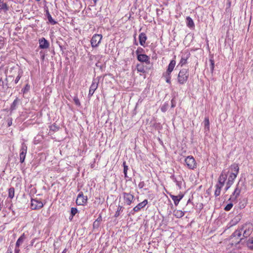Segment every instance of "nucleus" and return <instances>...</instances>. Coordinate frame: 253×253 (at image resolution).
<instances>
[{"instance_id":"obj_24","label":"nucleus","mask_w":253,"mask_h":253,"mask_svg":"<svg viewBox=\"0 0 253 253\" xmlns=\"http://www.w3.org/2000/svg\"><path fill=\"white\" fill-rule=\"evenodd\" d=\"M246 245L250 250H253V237L248 240L246 242Z\"/></svg>"},{"instance_id":"obj_48","label":"nucleus","mask_w":253,"mask_h":253,"mask_svg":"<svg viewBox=\"0 0 253 253\" xmlns=\"http://www.w3.org/2000/svg\"><path fill=\"white\" fill-rule=\"evenodd\" d=\"M46 16H51V15H50L49 12V11H48V10H46Z\"/></svg>"},{"instance_id":"obj_52","label":"nucleus","mask_w":253,"mask_h":253,"mask_svg":"<svg viewBox=\"0 0 253 253\" xmlns=\"http://www.w3.org/2000/svg\"><path fill=\"white\" fill-rule=\"evenodd\" d=\"M242 240V238H240L239 241H237V244L239 243ZM236 244V243H235Z\"/></svg>"},{"instance_id":"obj_42","label":"nucleus","mask_w":253,"mask_h":253,"mask_svg":"<svg viewBox=\"0 0 253 253\" xmlns=\"http://www.w3.org/2000/svg\"><path fill=\"white\" fill-rule=\"evenodd\" d=\"M231 185H232V184L229 183H229L226 182L225 191H227L230 188V187H231Z\"/></svg>"},{"instance_id":"obj_3","label":"nucleus","mask_w":253,"mask_h":253,"mask_svg":"<svg viewBox=\"0 0 253 253\" xmlns=\"http://www.w3.org/2000/svg\"><path fill=\"white\" fill-rule=\"evenodd\" d=\"M189 73L188 69L183 68L179 72L177 76V82L179 84H185L189 78Z\"/></svg>"},{"instance_id":"obj_4","label":"nucleus","mask_w":253,"mask_h":253,"mask_svg":"<svg viewBox=\"0 0 253 253\" xmlns=\"http://www.w3.org/2000/svg\"><path fill=\"white\" fill-rule=\"evenodd\" d=\"M184 165L189 169L194 170L197 167V164L192 156H188L185 158Z\"/></svg>"},{"instance_id":"obj_29","label":"nucleus","mask_w":253,"mask_h":253,"mask_svg":"<svg viewBox=\"0 0 253 253\" xmlns=\"http://www.w3.org/2000/svg\"><path fill=\"white\" fill-rule=\"evenodd\" d=\"M49 130L52 131H56L59 130V126H57L55 124H53L49 126Z\"/></svg>"},{"instance_id":"obj_51","label":"nucleus","mask_w":253,"mask_h":253,"mask_svg":"<svg viewBox=\"0 0 253 253\" xmlns=\"http://www.w3.org/2000/svg\"><path fill=\"white\" fill-rule=\"evenodd\" d=\"M171 103H172L171 107H174L175 106V105L174 104H173L172 100H171Z\"/></svg>"},{"instance_id":"obj_19","label":"nucleus","mask_w":253,"mask_h":253,"mask_svg":"<svg viewBox=\"0 0 253 253\" xmlns=\"http://www.w3.org/2000/svg\"><path fill=\"white\" fill-rule=\"evenodd\" d=\"M189 53H187L186 54L182 55L179 65H180L181 66H182L183 65H185L187 63V60L188 58L189 57Z\"/></svg>"},{"instance_id":"obj_11","label":"nucleus","mask_w":253,"mask_h":253,"mask_svg":"<svg viewBox=\"0 0 253 253\" xmlns=\"http://www.w3.org/2000/svg\"><path fill=\"white\" fill-rule=\"evenodd\" d=\"M98 85V80L96 79H93L91 84L89 87L88 97H91L93 95L94 91L96 90Z\"/></svg>"},{"instance_id":"obj_33","label":"nucleus","mask_w":253,"mask_h":253,"mask_svg":"<svg viewBox=\"0 0 253 253\" xmlns=\"http://www.w3.org/2000/svg\"><path fill=\"white\" fill-rule=\"evenodd\" d=\"M233 202H231L230 203H229L228 204H227L225 207L224 208V210L225 211H229L233 207Z\"/></svg>"},{"instance_id":"obj_34","label":"nucleus","mask_w":253,"mask_h":253,"mask_svg":"<svg viewBox=\"0 0 253 253\" xmlns=\"http://www.w3.org/2000/svg\"><path fill=\"white\" fill-rule=\"evenodd\" d=\"M78 212V210L76 208H72L71 210V219Z\"/></svg>"},{"instance_id":"obj_9","label":"nucleus","mask_w":253,"mask_h":253,"mask_svg":"<svg viewBox=\"0 0 253 253\" xmlns=\"http://www.w3.org/2000/svg\"><path fill=\"white\" fill-rule=\"evenodd\" d=\"M27 152V146L24 143H23L21 145V148L20 149V154H19L20 162L21 163H23L25 161Z\"/></svg>"},{"instance_id":"obj_55","label":"nucleus","mask_w":253,"mask_h":253,"mask_svg":"<svg viewBox=\"0 0 253 253\" xmlns=\"http://www.w3.org/2000/svg\"><path fill=\"white\" fill-rule=\"evenodd\" d=\"M96 221H95L94 222V223H93V225H94L95 224Z\"/></svg>"},{"instance_id":"obj_31","label":"nucleus","mask_w":253,"mask_h":253,"mask_svg":"<svg viewBox=\"0 0 253 253\" xmlns=\"http://www.w3.org/2000/svg\"><path fill=\"white\" fill-rule=\"evenodd\" d=\"M175 215L178 217L180 218L184 215V212L182 211H175Z\"/></svg>"},{"instance_id":"obj_54","label":"nucleus","mask_w":253,"mask_h":253,"mask_svg":"<svg viewBox=\"0 0 253 253\" xmlns=\"http://www.w3.org/2000/svg\"><path fill=\"white\" fill-rule=\"evenodd\" d=\"M19 2H21L22 1H23V0H18Z\"/></svg>"},{"instance_id":"obj_44","label":"nucleus","mask_w":253,"mask_h":253,"mask_svg":"<svg viewBox=\"0 0 253 253\" xmlns=\"http://www.w3.org/2000/svg\"><path fill=\"white\" fill-rule=\"evenodd\" d=\"M144 182H140L138 184V187L139 188H142L144 186Z\"/></svg>"},{"instance_id":"obj_50","label":"nucleus","mask_w":253,"mask_h":253,"mask_svg":"<svg viewBox=\"0 0 253 253\" xmlns=\"http://www.w3.org/2000/svg\"><path fill=\"white\" fill-rule=\"evenodd\" d=\"M67 249H65L61 253H66Z\"/></svg>"},{"instance_id":"obj_2","label":"nucleus","mask_w":253,"mask_h":253,"mask_svg":"<svg viewBox=\"0 0 253 253\" xmlns=\"http://www.w3.org/2000/svg\"><path fill=\"white\" fill-rule=\"evenodd\" d=\"M231 172L229 173L227 181L226 182L233 184L235 179L237 177L239 171V168L237 164H233L230 166Z\"/></svg>"},{"instance_id":"obj_8","label":"nucleus","mask_w":253,"mask_h":253,"mask_svg":"<svg viewBox=\"0 0 253 253\" xmlns=\"http://www.w3.org/2000/svg\"><path fill=\"white\" fill-rule=\"evenodd\" d=\"M228 173H229V171H226L224 170H223L219 175V177L218 180V183L216 184L220 185V186L223 187V186L225 184V181L227 180Z\"/></svg>"},{"instance_id":"obj_53","label":"nucleus","mask_w":253,"mask_h":253,"mask_svg":"<svg viewBox=\"0 0 253 253\" xmlns=\"http://www.w3.org/2000/svg\"><path fill=\"white\" fill-rule=\"evenodd\" d=\"M97 0H93V1H94V3H95L96 2V1H97Z\"/></svg>"},{"instance_id":"obj_21","label":"nucleus","mask_w":253,"mask_h":253,"mask_svg":"<svg viewBox=\"0 0 253 253\" xmlns=\"http://www.w3.org/2000/svg\"><path fill=\"white\" fill-rule=\"evenodd\" d=\"M26 238V236L25 233H24L20 236V237L17 240L15 244L16 246L20 247V246L23 244Z\"/></svg>"},{"instance_id":"obj_56","label":"nucleus","mask_w":253,"mask_h":253,"mask_svg":"<svg viewBox=\"0 0 253 253\" xmlns=\"http://www.w3.org/2000/svg\"><path fill=\"white\" fill-rule=\"evenodd\" d=\"M9 77L11 78V77H12V76H9Z\"/></svg>"},{"instance_id":"obj_1","label":"nucleus","mask_w":253,"mask_h":253,"mask_svg":"<svg viewBox=\"0 0 253 253\" xmlns=\"http://www.w3.org/2000/svg\"><path fill=\"white\" fill-rule=\"evenodd\" d=\"M253 230V225L250 223H246L242 226V227L236 230L231 235V238L237 237L239 238L241 237L242 232H243V236L245 238L249 236L252 233Z\"/></svg>"},{"instance_id":"obj_38","label":"nucleus","mask_w":253,"mask_h":253,"mask_svg":"<svg viewBox=\"0 0 253 253\" xmlns=\"http://www.w3.org/2000/svg\"><path fill=\"white\" fill-rule=\"evenodd\" d=\"M48 17V22L50 24H51L52 25H55V24H56L57 22L53 19H52V17Z\"/></svg>"},{"instance_id":"obj_35","label":"nucleus","mask_w":253,"mask_h":253,"mask_svg":"<svg viewBox=\"0 0 253 253\" xmlns=\"http://www.w3.org/2000/svg\"><path fill=\"white\" fill-rule=\"evenodd\" d=\"M123 207L121 206H119L118 207L117 211H116L115 216L116 217H118L120 214V212L123 211Z\"/></svg>"},{"instance_id":"obj_49","label":"nucleus","mask_w":253,"mask_h":253,"mask_svg":"<svg viewBox=\"0 0 253 253\" xmlns=\"http://www.w3.org/2000/svg\"><path fill=\"white\" fill-rule=\"evenodd\" d=\"M2 78L0 77V86L3 84Z\"/></svg>"},{"instance_id":"obj_32","label":"nucleus","mask_w":253,"mask_h":253,"mask_svg":"<svg viewBox=\"0 0 253 253\" xmlns=\"http://www.w3.org/2000/svg\"><path fill=\"white\" fill-rule=\"evenodd\" d=\"M123 167H124V175H125V177L126 178H127V170H128V167H127V166L126 165V162H124V163H123Z\"/></svg>"},{"instance_id":"obj_27","label":"nucleus","mask_w":253,"mask_h":253,"mask_svg":"<svg viewBox=\"0 0 253 253\" xmlns=\"http://www.w3.org/2000/svg\"><path fill=\"white\" fill-rule=\"evenodd\" d=\"M22 74H23L22 70L21 69H19L18 71V75L17 76V77H16V78L14 80V84H17L18 83V82L19 81V80L22 76Z\"/></svg>"},{"instance_id":"obj_30","label":"nucleus","mask_w":253,"mask_h":253,"mask_svg":"<svg viewBox=\"0 0 253 253\" xmlns=\"http://www.w3.org/2000/svg\"><path fill=\"white\" fill-rule=\"evenodd\" d=\"M14 196V188L13 187H10L8 189V197L10 199H12Z\"/></svg>"},{"instance_id":"obj_36","label":"nucleus","mask_w":253,"mask_h":253,"mask_svg":"<svg viewBox=\"0 0 253 253\" xmlns=\"http://www.w3.org/2000/svg\"><path fill=\"white\" fill-rule=\"evenodd\" d=\"M137 70L138 72H140V73H144L145 72L144 68L142 66H139L138 65L137 66Z\"/></svg>"},{"instance_id":"obj_7","label":"nucleus","mask_w":253,"mask_h":253,"mask_svg":"<svg viewBox=\"0 0 253 253\" xmlns=\"http://www.w3.org/2000/svg\"><path fill=\"white\" fill-rule=\"evenodd\" d=\"M124 203L126 205H130L134 200V196L130 193L124 192L123 193Z\"/></svg>"},{"instance_id":"obj_47","label":"nucleus","mask_w":253,"mask_h":253,"mask_svg":"<svg viewBox=\"0 0 253 253\" xmlns=\"http://www.w3.org/2000/svg\"><path fill=\"white\" fill-rule=\"evenodd\" d=\"M28 89V86L27 85L24 88H23L22 89V91H23L24 93H25L27 90Z\"/></svg>"},{"instance_id":"obj_18","label":"nucleus","mask_w":253,"mask_h":253,"mask_svg":"<svg viewBox=\"0 0 253 253\" xmlns=\"http://www.w3.org/2000/svg\"><path fill=\"white\" fill-rule=\"evenodd\" d=\"M175 64L176 62L174 60H172L170 61L167 70L166 74H171V73L173 70V69L175 66Z\"/></svg>"},{"instance_id":"obj_12","label":"nucleus","mask_w":253,"mask_h":253,"mask_svg":"<svg viewBox=\"0 0 253 253\" xmlns=\"http://www.w3.org/2000/svg\"><path fill=\"white\" fill-rule=\"evenodd\" d=\"M170 178L175 183L178 189H181L182 188V181H183L182 177L180 175L176 177L174 174H172L170 176Z\"/></svg>"},{"instance_id":"obj_25","label":"nucleus","mask_w":253,"mask_h":253,"mask_svg":"<svg viewBox=\"0 0 253 253\" xmlns=\"http://www.w3.org/2000/svg\"><path fill=\"white\" fill-rule=\"evenodd\" d=\"M205 129L206 131H209L210 130V121L208 117H206L204 121Z\"/></svg>"},{"instance_id":"obj_23","label":"nucleus","mask_w":253,"mask_h":253,"mask_svg":"<svg viewBox=\"0 0 253 253\" xmlns=\"http://www.w3.org/2000/svg\"><path fill=\"white\" fill-rule=\"evenodd\" d=\"M186 23L187 26L190 28H193L194 27V23L193 20L190 17H187Z\"/></svg>"},{"instance_id":"obj_5","label":"nucleus","mask_w":253,"mask_h":253,"mask_svg":"<svg viewBox=\"0 0 253 253\" xmlns=\"http://www.w3.org/2000/svg\"><path fill=\"white\" fill-rule=\"evenodd\" d=\"M242 190V186H240L239 182L236 186V188L234 189V192L230 195L228 201L231 202L237 203V199L239 196Z\"/></svg>"},{"instance_id":"obj_10","label":"nucleus","mask_w":253,"mask_h":253,"mask_svg":"<svg viewBox=\"0 0 253 253\" xmlns=\"http://www.w3.org/2000/svg\"><path fill=\"white\" fill-rule=\"evenodd\" d=\"M87 198L84 196L82 192H81L78 195L76 199V204L78 206H84L86 204Z\"/></svg>"},{"instance_id":"obj_41","label":"nucleus","mask_w":253,"mask_h":253,"mask_svg":"<svg viewBox=\"0 0 253 253\" xmlns=\"http://www.w3.org/2000/svg\"><path fill=\"white\" fill-rule=\"evenodd\" d=\"M12 119L10 118L7 120V126H10L12 125Z\"/></svg>"},{"instance_id":"obj_43","label":"nucleus","mask_w":253,"mask_h":253,"mask_svg":"<svg viewBox=\"0 0 253 253\" xmlns=\"http://www.w3.org/2000/svg\"><path fill=\"white\" fill-rule=\"evenodd\" d=\"M19 247H16L15 246L14 253H20V249H19Z\"/></svg>"},{"instance_id":"obj_45","label":"nucleus","mask_w":253,"mask_h":253,"mask_svg":"<svg viewBox=\"0 0 253 253\" xmlns=\"http://www.w3.org/2000/svg\"><path fill=\"white\" fill-rule=\"evenodd\" d=\"M227 4H228V7H227V8H226V12H229V7H230V6H231V2H230V1H228V3H227Z\"/></svg>"},{"instance_id":"obj_14","label":"nucleus","mask_w":253,"mask_h":253,"mask_svg":"<svg viewBox=\"0 0 253 253\" xmlns=\"http://www.w3.org/2000/svg\"><path fill=\"white\" fill-rule=\"evenodd\" d=\"M136 53L137 54V59L139 61L149 63L150 58L148 56L144 54H138L137 50L136 51Z\"/></svg>"},{"instance_id":"obj_26","label":"nucleus","mask_w":253,"mask_h":253,"mask_svg":"<svg viewBox=\"0 0 253 253\" xmlns=\"http://www.w3.org/2000/svg\"><path fill=\"white\" fill-rule=\"evenodd\" d=\"M215 190L214 191V196L215 197H217L220 195L221 188L223 187L222 186H220L218 184H216L215 185Z\"/></svg>"},{"instance_id":"obj_16","label":"nucleus","mask_w":253,"mask_h":253,"mask_svg":"<svg viewBox=\"0 0 253 253\" xmlns=\"http://www.w3.org/2000/svg\"><path fill=\"white\" fill-rule=\"evenodd\" d=\"M147 204H148V201H147V200L145 199L143 202L139 203L137 205H136L135 207H134V208L133 209V211L134 212H138L141 209L145 207Z\"/></svg>"},{"instance_id":"obj_15","label":"nucleus","mask_w":253,"mask_h":253,"mask_svg":"<svg viewBox=\"0 0 253 253\" xmlns=\"http://www.w3.org/2000/svg\"><path fill=\"white\" fill-rule=\"evenodd\" d=\"M39 44L41 49H46L48 48L49 45L48 42L44 38L39 40Z\"/></svg>"},{"instance_id":"obj_28","label":"nucleus","mask_w":253,"mask_h":253,"mask_svg":"<svg viewBox=\"0 0 253 253\" xmlns=\"http://www.w3.org/2000/svg\"><path fill=\"white\" fill-rule=\"evenodd\" d=\"M18 103V99L17 98L13 101V102H12V103L11 104V105L10 106L11 111H13L16 109Z\"/></svg>"},{"instance_id":"obj_40","label":"nucleus","mask_w":253,"mask_h":253,"mask_svg":"<svg viewBox=\"0 0 253 253\" xmlns=\"http://www.w3.org/2000/svg\"><path fill=\"white\" fill-rule=\"evenodd\" d=\"M210 61L211 62L210 68H211V70L212 71L214 69V61H213V60H212L211 59Z\"/></svg>"},{"instance_id":"obj_17","label":"nucleus","mask_w":253,"mask_h":253,"mask_svg":"<svg viewBox=\"0 0 253 253\" xmlns=\"http://www.w3.org/2000/svg\"><path fill=\"white\" fill-rule=\"evenodd\" d=\"M170 198L172 199L174 202V204L175 206H177L180 200L183 198L184 195L179 194L177 196H174L171 194H169Z\"/></svg>"},{"instance_id":"obj_20","label":"nucleus","mask_w":253,"mask_h":253,"mask_svg":"<svg viewBox=\"0 0 253 253\" xmlns=\"http://www.w3.org/2000/svg\"><path fill=\"white\" fill-rule=\"evenodd\" d=\"M147 40V37L146 34L144 33H141L139 35V41L141 45L144 46L146 41Z\"/></svg>"},{"instance_id":"obj_13","label":"nucleus","mask_w":253,"mask_h":253,"mask_svg":"<svg viewBox=\"0 0 253 253\" xmlns=\"http://www.w3.org/2000/svg\"><path fill=\"white\" fill-rule=\"evenodd\" d=\"M43 206V203L37 199H32L31 207L33 210H39Z\"/></svg>"},{"instance_id":"obj_22","label":"nucleus","mask_w":253,"mask_h":253,"mask_svg":"<svg viewBox=\"0 0 253 253\" xmlns=\"http://www.w3.org/2000/svg\"><path fill=\"white\" fill-rule=\"evenodd\" d=\"M4 0H2L0 1V10L6 11L8 10L9 7L6 3L3 2Z\"/></svg>"},{"instance_id":"obj_6","label":"nucleus","mask_w":253,"mask_h":253,"mask_svg":"<svg viewBox=\"0 0 253 253\" xmlns=\"http://www.w3.org/2000/svg\"><path fill=\"white\" fill-rule=\"evenodd\" d=\"M102 39V35L94 34L92 36V37L90 40V43H91L92 47L95 48V47H98L101 42Z\"/></svg>"},{"instance_id":"obj_46","label":"nucleus","mask_w":253,"mask_h":253,"mask_svg":"<svg viewBox=\"0 0 253 253\" xmlns=\"http://www.w3.org/2000/svg\"><path fill=\"white\" fill-rule=\"evenodd\" d=\"M74 101L76 105H79L80 104V101L78 98H75Z\"/></svg>"},{"instance_id":"obj_37","label":"nucleus","mask_w":253,"mask_h":253,"mask_svg":"<svg viewBox=\"0 0 253 253\" xmlns=\"http://www.w3.org/2000/svg\"><path fill=\"white\" fill-rule=\"evenodd\" d=\"M166 82L168 84H170V83H171V81H170L171 75H170V74H166Z\"/></svg>"},{"instance_id":"obj_39","label":"nucleus","mask_w":253,"mask_h":253,"mask_svg":"<svg viewBox=\"0 0 253 253\" xmlns=\"http://www.w3.org/2000/svg\"><path fill=\"white\" fill-rule=\"evenodd\" d=\"M168 106V104H164L161 108V111L163 112H165L167 110Z\"/></svg>"}]
</instances>
